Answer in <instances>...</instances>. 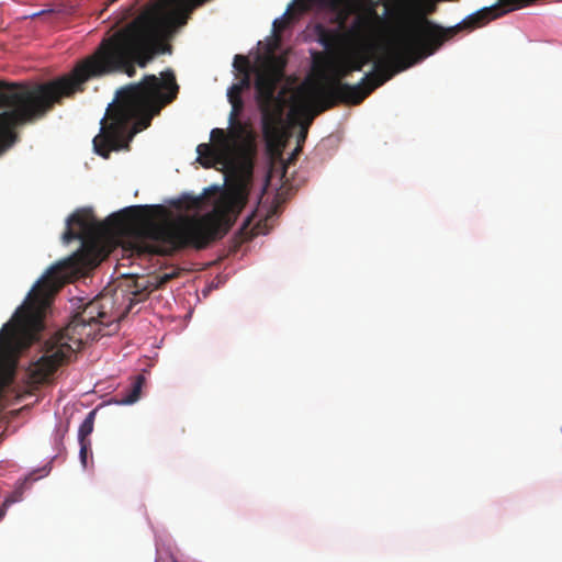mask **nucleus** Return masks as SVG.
<instances>
[{"instance_id":"f8f14e48","label":"nucleus","mask_w":562,"mask_h":562,"mask_svg":"<svg viewBox=\"0 0 562 562\" xmlns=\"http://www.w3.org/2000/svg\"><path fill=\"white\" fill-rule=\"evenodd\" d=\"M296 20H299V19L295 16L292 5H289L286 11L283 13V15L273 21L274 35L277 37H279L280 33H282L284 30H286Z\"/></svg>"},{"instance_id":"393cba45","label":"nucleus","mask_w":562,"mask_h":562,"mask_svg":"<svg viewBox=\"0 0 562 562\" xmlns=\"http://www.w3.org/2000/svg\"><path fill=\"white\" fill-rule=\"evenodd\" d=\"M301 150H302V148H301V145L299 144L293 153V156L297 155Z\"/></svg>"},{"instance_id":"f3484780","label":"nucleus","mask_w":562,"mask_h":562,"mask_svg":"<svg viewBox=\"0 0 562 562\" xmlns=\"http://www.w3.org/2000/svg\"><path fill=\"white\" fill-rule=\"evenodd\" d=\"M229 103L232 105V111L229 114V122H234V121L238 120V116L244 109V101H243V99H234V101L231 100Z\"/></svg>"},{"instance_id":"4468645a","label":"nucleus","mask_w":562,"mask_h":562,"mask_svg":"<svg viewBox=\"0 0 562 562\" xmlns=\"http://www.w3.org/2000/svg\"><path fill=\"white\" fill-rule=\"evenodd\" d=\"M95 415H97V411L93 409V411L89 412L88 415L86 416L85 420L82 422V424L80 425L79 430H78V440L79 441L90 442L88 437L93 431Z\"/></svg>"},{"instance_id":"412c9836","label":"nucleus","mask_w":562,"mask_h":562,"mask_svg":"<svg viewBox=\"0 0 562 562\" xmlns=\"http://www.w3.org/2000/svg\"><path fill=\"white\" fill-rule=\"evenodd\" d=\"M241 92L243 91L240 90L239 87L233 85L227 91L228 101H234V99H241Z\"/></svg>"},{"instance_id":"a211bd4d","label":"nucleus","mask_w":562,"mask_h":562,"mask_svg":"<svg viewBox=\"0 0 562 562\" xmlns=\"http://www.w3.org/2000/svg\"><path fill=\"white\" fill-rule=\"evenodd\" d=\"M179 274H180V270L179 269H173L169 273H164V274L159 276L157 278L158 279V283H157L156 288L164 285L165 283L169 282L170 280L177 278Z\"/></svg>"},{"instance_id":"39448f33","label":"nucleus","mask_w":562,"mask_h":562,"mask_svg":"<svg viewBox=\"0 0 562 562\" xmlns=\"http://www.w3.org/2000/svg\"><path fill=\"white\" fill-rule=\"evenodd\" d=\"M111 306L112 300L106 296H97L88 302L64 329L45 342V352L35 363L34 375L40 381L48 379L85 344L94 340L100 331L99 326L112 322L106 310Z\"/></svg>"},{"instance_id":"f03ea898","label":"nucleus","mask_w":562,"mask_h":562,"mask_svg":"<svg viewBox=\"0 0 562 562\" xmlns=\"http://www.w3.org/2000/svg\"><path fill=\"white\" fill-rule=\"evenodd\" d=\"M119 72L132 78L136 69L111 35L66 76L32 88L0 82V109H10L0 113V153L15 142L16 126L43 117L63 98L83 92L89 80Z\"/></svg>"},{"instance_id":"f257e3e1","label":"nucleus","mask_w":562,"mask_h":562,"mask_svg":"<svg viewBox=\"0 0 562 562\" xmlns=\"http://www.w3.org/2000/svg\"><path fill=\"white\" fill-rule=\"evenodd\" d=\"M241 200L235 193L222 195L212 212L204 215H181L175 220L158 222L160 206L134 205L113 215L121 228L130 232L125 248L133 258L172 256L187 249H204L221 238L233 226L241 209Z\"/></svg>"},{"instance_id":"20e7f679","label":"nucleus","mask_w":562,"mask_h":562,"mask_svg":"<svg viewBox=\"0 0 562 562\" xmlns=\"http://www.w3.org/2000/svg\"><path fill=\"white\" fill-rule=\"evenodd\" d=\"M179 86L172 69L146 75L138 83H131L116 92L100 122V132L93 138L94 151L109 158L112 151L128 149L133 137L147 128L155 115L178 95Z\"/></svg>"},{"instance_id":"dca6fc26","label":"nucleus","mask_w":562,"mask_h":562,"mask_svg":"<svg viewBox=\"0 0 562 562\" xmlns=\"http://www.w3.org/2000/svg\"><path fill=\"white\" fill-rule=\"evenodd\" d=\"M234 68L239 72H251V65L248 57L244 55H236L234 57Z\"/></svg>"},{"instance_id":"aec40b11","label":"nucleus","mask_w":562,"mask_h":562,"mask_svg":"<svg viewBox=\"0 0 562 562\" xmlns=\"http://www.w3.org/2000/svg\"><path fill=\"white\" fill-rule=\"evenodd\" d=\"M79 445H80V452H79L80 461H81L82 465L86 467L87 454H88V450L90 449L91 442L79 441Z\"/></svg>"},{"instance_id":"6ab92c4d","label":"nucleus","mask_w":562,"mask_h":562,"mask_svg":"<svg viewBox=\"0 0 562 562\" xmlns=\"http://www.w3.org/2000/svg\"><path fill=\"white\" fill-rule=\"evenodd\" d=\"M250 74L251 72H243V74H240L239 81L237 83H234V85L239 87L241 91L249 89L250 85H251Z\"/></svg>"},{"instance_id":"1a4fd4ad","label":"nucleus","mask_w":562,"mask_h":562,"mask_svg":"<svg viewBox=\"0 0 562 562\" xmlns=\"http://www.w3.org/2000/svg\"><path fill=\"white\" fill-rule=\"evenodd\" d=\"M205 202L204 195L182 194L173 202V206L179 211H199L203 207Z\"/></svg>"},{"instance_id":"6e6552de","label":"nucleus","mask_w":562,"mask_h":562,"mask_svg":"<svg viewBox=\"0 0 562 562\" xmlns=\"http://www.w3.org/2000/svg\"><path fill=\"white\" fill-rule=\"evenodd\" d=\"M198 153V160L204 166V167H212L215 164L220 162L224 155L217 150L216 147H213V145L203 143L198 145L196 147Z\"/></svg>"},{"instance_id":"5701e85b","label":"nucleus","mask_w":562,"mask_h":562,"mask_svg":"<svg viewBox=\"0 0 562 562\" xmlns=\"http://www.w3.org/2000/svg\"><path fill=\"white\" fill-rule=\"evenodd\" d=\"M148 293L149 292L146 291V288H143L142 291H138V290L135 291L134 295L138 296L137 301L139 302V301H143L144 299H146Z\"/></svg>"},{"instance_id":"ddd939ff","label":"nucleus","mask_w":562,"mask_h":562,"mask_svg":"<svg viewBox=\"0 0 562 562\" xmlns=\"http://www.w3.org/2000/svg\"><path fill=\"white\" fill-rule=\"evenodd\" d=\"M145 383V378L143 375L135 376L131 387L127 390L126 394L122 397L121 403L123 404H133L135 403L142 392V387Z\"/></svg>"},{"instance_id":"b1692460","label":"nucleus","mask_w":562,"mask_h":562,"mask_svg":"<svg viewBox=\"0 0 562 562\" xmlns=\"http://www.w3.org/2000/svg\"><path fill=\"white\" fill-rule=\"evenodd\" d=\"M135 5H136V3L126 9V13H125L124 18H130V16L134 15Z\"/></svg>"},{"instance_id":"423d86ee","label":"nucleus","mask_w":562,"mask_h":562,"mask_svg":"<svg viewBox=\"0 0 562 562\" xmlns=\"http://www.w3.org/2000/svg\"><path fill=\"white\" fill-rule=\"evenodd\" d=\"M278 82V74L271 70L259 71L255 81L256 101L261 113V125L266 136L277 132L282 117V100L276 95Z\"/></svg>"},{"instance_id":"2eb2a0df","label":"nucleus","mask_w":562,"mask_h":562,"mask_svg":"<svg viewBox=\"0 0 562 562\" xmlns=\"http://www.w3.org/2000/svg\"><path fill=\"white\" fill-rule=\"evenodd\" d=\"M229 124H231L229 135L235 143L240 142L248 136L247 126L239 120L229 122Z\"/></svg>"},{"instance_id":"a878e982","label":"nucleus","mask_w":562,"mask_h":562,"mask_svg":"<svg viewBox=\"0 0 562 562\" xmlns=\"http://www.w3.org/2000/svg\"><path fill=\"white\" fill-rule=\"evenodd\" d=\"M3 515H4V510L0 509V519L3 517Z\"/></svg>"},{"instance_id":"7ed1b4c3","label":"nucleus","mask_w":562,"mask_h":562,"mask_svg":"<svg viewBox=\"0 0 562 562\" xmlns=\"http://www.w3.org/2000/svg\"><path fill=\"white\" fill-rule=\"evenodd\" d=\"M99 224L86 211L76 212L67 220L63 235L65 243L78 239L80 248L70 257L54 265L33 286L11 321L0 330V346L4 350L27 347L44 328V318L54 294L67 282L83 277L101 261V247L95 239Z\"/></svg>"},{"instance_id":"9b49d317","label":"nucleus","mask_w":562,"mask_h":562,"mask_svg":"<svg viewBox=\"0 0 562 562\" xmlns=\"http://www.w3.org/2000/svg\"><path fill=\"white\" fill-rule=\"evenodd\" d=\"M211 139L213 142V147H216L217 150L222 153L224 156H226L231 151L232 143L224 130H212Z\"/></svg>"},{"instance_id":"9d476101","label":"nucleus","mask_w":562,"mask_h":562,"mask_svg":"<svg viewBox=\"0 0 562 562\" xmlns=\"http://www.w3.org/2000/svg\"><path fill=\"white\" fill-rule=\"evenodd\" d=\"M313 99H314V108H315V110L312 109L308 104H305L302 108V115L304 116V120L301 123V126H307V128L312 124L314 117L323 112V111H319V109L322 106V103H323L322 99L319 98V86L314 88V90H313Z\"/></svg>"},{"instance_id":"4be33fe9","label":"nucleus","mask_w":562,"mask_h":562,"mask_svg":"<svg viewBox=\"0 0 562 562\" xmlns=\"http://www.w3.org/2000/svg\"><path fill=\"white\" fill-rule=\"evenodd\" d=\"M307 126H301V131H300V134H299V139H297V143H304L306 137H307Z\"/></svg>"},{"instance_id":"0eeeda50","label":"nucleus","mask_w":562,"mask_h":562,"mask_svg":"<svg viewBox=\"0 0 562 562\" xmlns=\"http://www.w3.org/2000/svg\"><path fill=\"white\" fill-rule=\"evenodd\" d=\"M336 4L337 0H293L290 5H292L293 12L299 19L313 8H334Z\"/></svg>"}]
</instances>
